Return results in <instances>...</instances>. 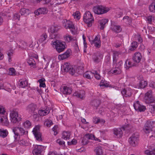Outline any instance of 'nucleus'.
<instances>
[{
    "label": "nucleus",
    "instance_id": "obj_2",
    "mask_svg": "<svg viewBox=\"0 0 155 155\" xmlns=\"http://www.w3.org/2000/svg\"><path fill=\"white\" fill-rule=\"evenodd\" d=\"M51 45L53 47H55L58 53L63 51L66 48L65 43L61 41L54 40L52 41Z\"/></svg>",
    "mask_w": 155,
    "mask_h": 155
},
{
    "label": "nucleus",
    "instance_id": "obj_42",
    "mask_svg": "<svg viewBox=\"0 0 155 155\" xmlns=\"http://www.w3.org/2000/svg\"><path fill=\"white\" fill-rule=\"evenodd\" d=\"M27 62L29 65L31 67H33V68L35 67V61L32 58H29L28 59Z\"/></svg>",
    "mask_w": 155,
    "mask_h": 155
},
{
    "label": "nucleus",
    "instance_id": "obj_53",
    "mask_svg": "<svg viewBox=\"0 0 155 155\" xmlns=\"http://www.w3.org/2000/svg\"><path fill=\"white\" fill-rule=\"evenodd\" d=\"M147 20L148 23L151 24L153 21H154V18L152 15H150L147 18Z\"/></svg>",
    "mask_w": 155,
    "mask_h": 155
},
{
    "label": "nucleus",
    "instance_id": "obj_17",
    "mask_svg": "<svg viewBox=\"0 0 155 155\" xmlns=\"http://www.w3.org/2000/svg\"><path fill=\"white\" fill-rule=\"evenodd\" d=\"M71 55V51L70 50H68L64 54L59 55L58 56V58L60 60H63L68 58Z\"/></svg>",
    "mask_w": 155,
    "mask_h": 155
},
{
    "label": "nucleus",
    "instance_id": "obj_11",
    "mask_svg": "<svg viewBox=\"0 0 155 155\" xmlns=\"http://www.w3.org/2000/svg\"><path fill=\"white\" fill-rule=\"evenodd\" d=\"M153 124V122L150 120L147 121L143 128V131L146 134H148L152 131Z\"/></svg>",
    "mask_w": 155,
    "mask_h": 155
},
{
    "label": "nucleus",
    "instance_id": "obj_45",
    "mask_svg": "<svg viewBox=\"0 0 155 155\" xmlns=\"http://www.w3.org/2000/svg\"><path fill=\"white\" fill-rule=\"evenodd\" d=\"M150 11L152 12H155V2H153L149 7Z\"/></svg>",
    "mask_w": 155,
    "mask_h": 155
},
{
    "label": "nucleus",
    "instance_id": "obj_38",
    "mask_svg": "<svg viewBox=\"0 0 155 155\" xmlns=\"http://www.w3.org/2000/svg\"><path fill=\"white\" fill-rule=\"evenodd\" d=\"M19 46L20 48L23 49H25L27 48L28 45L26 42L24 41H21L20 42Z\"/></svg>",
    "mask_w": 155,
    "mask_h": 155
},
{
    "label": "nucleus",
    "instance_id": "obj_24",
    "mask_svg": "<svg viewBox=\"0 0 155 155\" xmlns=\"http://www.w3.org/2000/svg\"><path fill=\"white\" fill-rule=\"evenodd\" d=\"M50 109L48 107H46L45 109L40 110L38 111L39 114L41 116H44L48 114L50 111Z\"/></svg>",
    "mask_w": 155,
    "mask_h": 155
},
{
    "label": "nucleus",
    "instance_id": "obj_9",
    "mask_svg": "<svg viewBox=\"0 0 155 155\" xmlns=\"http://www.w3.org/2000/svg\"><path fill=\"white\" fill-rule=\"evenodd\" d=\"M62 68L64 72H68L72 75L75 72V68L70 63L67 62L64 63Z\"/></svg>",
    "mask_w": 155,
    "mask_h": 155
},
{
    "label": "nucleus",
    "instance_id": "obj_33",
    "mask_svg": "<svg viewBox=\"0 0 155 155\" xmlns=\"http://www.w3.org/2000/svg\"><path fill=\"white\" fill-rule=\"evenodd\" d=\"M19 85L20 87L24 88L28 85V81L26 80H20L19 81Z\"/></svg>",
    "mask_w": 155,
    "mask_h": 155
},
{
    "label": "nucleus",
    "instance_id": "obj_28",
    "mask_svg": "<svg viewBox=\"0 0 155 155\" xmlns=\"http://www.w3.org/2000/svg\"><path fill=\"white\" fill-rule=\"evenodd\" d=\"M108 20L107 19H103L99 21L101 27L100 29L103 30L105 27V25L107 23Z\"/></svg>",
    "mask_w": 155,
    "mask_h": 155
},
{
    "label": "nucleus",
    "instance_id": "obj_40",
    "mask_svg": "<svg viewBox=\"0 0 155 155\" xmlns=\"http://www.w3.org/2000/svg\"><path fill=\"white\" fill-rule=\"evenodd\" d=\"M100 87H108L109 86V82L105 81V80H102L99 84Z\"/></svg>",
    "mask_w": 155,
    "mask_h": 155
},
{
    "label": "nucleus",
    "instance_id": "obj_62",
    "mask_svg": "<svg viewBox=\"0 0 155 155\" xmlns=\"http://www.w3.org/2000/svg\"><path fill=\"white\" fill-rule=\"evenodd\" d=\"M101 41L100 40V35H97L95 37V38L93 40L91 41V42H95Z\"/></svg>",
    "mask_w": 155,
    "mask_h": 155
},
{
    "label": "nucleus",
    "instance_id": "obj_51",
    "mask_svg": "<svg viewBox=\"0 0 155 155\" xmlns=\"http://www.w3.org/2000/svg\"><path fill=\"white\" fill-rule=\"evenodd\" d=\"M123 64V61H120L118 63H116V62L114 63L113 62V66L114 68L116 67L118 68H120V66L122 65Z\"/></svg>",
    "mask_w": 155,
    "mask_h": 155
},
{
    "label": "nucleus",
    "instance_id": "obj_6",
    "mask_svg": "<svg viewBox=\"0 0 155 155\" xmlns=\"http://www.w3.org/2000/svg\"><path fill=\"white\" fill-rule=\"evenodd\" d=\"M139 141L138 135L137 134H134L129 138V142L131 146L135 147L138 145Z\"/></svg>",
    "mask_w": 155,
    "mask_h": 155
},
{
    "label": "nucleus",
    "instance_id": "obj_14",
    "mask_svg": "<svg viewBox=\"0 0 155 155\" xmlns=\"http://www.w3.org/2000/svg\"><path fill=\"white\" fill-rule=\"evenodd\" d=\"M37 108L36 104L34 103H31L28 105L26 110L30 114H31L35 113V111Z\"/></svg>",
    "mask_w": 155,
    "mask_h": 155
},
{
    "label": "nucleus",
    "instance_id": "obj_52",
    "mask_svg": "<svg viewBox=\"0 0 155 155\" xmlns=\"http://www.w3.org/2000/svg\"><path fill=\"white\" fill-rule=\"evenodd\" d=\"M8 74L9 75L14 76L16 74V72L14 68H10Z\"/></svg>",
    "mask_w": 155,
    "mask_h": 155
},
{
    "label": "nucleus",
    "instance_id": "obj_61",
    "mask_svg": "<svg viewBox=\"0 0 155 155\" xmlns=\"http://www.w3.org/2000/svg\"><path fill=\"white\" fill-rule=\"evenodd\" d=\"M58 128V127L57 125H55L54 127L52 128V130L54 131V135H56L58 134L57 132V130Z\"/></svg>",
    "mask_w": 155,
    "mask_h": 155
},
{
    "label": "nucleus",
    "instance_id": "obj_23",
    "mask_svg": "<svg viewBox=\"0 0 155 155\" xmlns=\"http://www.w3.org/2000/svg\"><path fill=\"white\" fill-rule=\"evenodd\" d=\"M85 92L84 90H81L75 92L74 95L81 99H83L85 98Z\"/></svg>",
    "mask_w": 155,
    "mask_h": 155
},
{
    "label": "nucleus",
    "instance_id": "obj_37",
    "mask_svg": "<svg viewBox=\"0 0 155 155\" xmlns=\"http://www.w3.org/2000/svg\"><path fill=\"white\" fill-rule=\"evenodd\" d=\"M65 40L68 42H69L72 40L75 41L76 38L75 37H73L71 35L66 34L64 37Z\"/></svg>",
    "mask_w": 155,
    "mask_h": 155
},
{
    "label": "nucleus",
    "instance_id": "obj_48",
    "mask_svg": "<svg viewBox=\"0 0 155 155\" xmlns=\"http://www.w3.org/2000/svg\"><path fill=\"white\" fill-rule=\"evenodd\" d=\"M44 124L47 127H50L53 124V123L51 120L47 119L45 121Z\"/></svg>",
    "mask_w": 155,
    "mask_h": 155
},
{
    "label": "nucleus",
    "instance_id": "obj_46",
    "mask_svg": "<svg viewBox=\"0 0 155 155\" xmlns=\"http://www.w3.org/2000/svg\"><path fill=\"white\" fill-rule=\"evenodd\" d=\"M23 124L24 127L27 128H30L31 125V123L29 120L25 121Z\"/></svg>",
    "mask_w": 155,
    "mask_h": 155
},
{
    "label": "nucleus",
    "instance_id": "obj_35",
    "mask_svg": "<svg viewBox=\"0 0 155 155\" xmlns=\"http://www.w3.org/2000/svg\"><path fill=\"white\" fill-rule=\"evenodd\" d=\"M93 74L92 71H87L84 74L83 76L88 79H91V77L93 76Z\"/></svg>",
    "mask_w": 155,
    "mask_h": 155
},
{
    "label": "nucleus",
    "instance_id": "obj_18",
    "mask_svg": "<svg viewBox=\"0 0 155 155\" xmlns=\"http://www.w3.org/2000/svg\"><path fill=\"white\" fill-rule=\"evenodd\" d=\"M63 25L66 29H73L74 26L72 22L69 20H65L63 22Z\"/></svg>",
    "mask_w": 155,
    "mask_h": 155
},
{
    "label": "nucleus",
    "instance_id": "obj_54",
    "mask_svg": "<svg viewBox=\"0 0 155 155\" xmlns=\"http://www.w3.org/2000/svg\"><path fill=\"white\" fill-rule=\"evenodd\" d=\"M91 44H94V46L96 48H99L101 46V41H99L95 42H91Z\"/></svg>",
    "mask_w": 155,
    "mask_h": 155
},
{
    "label": "nucleus",
    "instance_id": "obj_20",
    "mask_svg": "<svg viewBox=\"0 0 155 155\" xmlns=\"http://www.w3.org/2000/svg\"><path fill=\"white\" fill-rule=\"evenodd\" d=\"M48 10L45 8H40L35 12V14L36 15L45 14L48 13Z\"/></svg>",
    "mask_w": 155,
    "mask_h": 155
},
{
    "label": "nucleus",
    "instance_id": "obj_60",
    "mask_svg": "<svg viewBox=\"0 0 155 155\" xmlns=\"http://www.w3.org/2000/svg\"><path fill=\"white\" fill-rule=\"evenodd\" d=\"M77 143V140L75 139H73L71 142H68V143L69 145H75Z\"/></svg>",
    "mask_w": 155,
    "mask_h": 155
},
{
    "label": "nucleus",
    "instance_id": "obj_44",
    "mask_svg": "<svg viewBox=\"0 0 155 155\" xmlns=\"http://www.w3.org/2000/svg\"><path fill=\"white\" fill-rule=\"evenodd\" d=\"M120 54L117 51H114L113 54V62L114 63L117 62L118 59L119 55Z\"/></svg>",
    "mask_w": 155,
    "mask_h": 155
},
{
    "label": "nucleus",
    "instance_id": "obj_39",
    "mask_svg": "<svg viewBox=\"0 0 155 155\" xmlns=\"http://www.w3.org/2000/svg\"><path fill=\"white\" fill-rule=\"evenodd\" d=\"M8 134V131L3 129H0V137L3 138L6 137Z\"/></svg>",
    "mask_w": 155,
    "mask_h": 155
},
{
    "label": "nucleus",
    "instance_id": "obj_41",
    "mask_svg": "<svg viewBox=\"0 0 155 155\" xmlns=\"http://www.w3.org/2000/svg\"><path fill=\"white\" fill-rule=\"evenodd\" d=\"M123 20L124 22L127 25H130L132 21V18L128 16H124Z\"/></svg>",
    "mask_w": 155,
    "mask_h": 155
},
{
    "label": "nucleus",
    "instance_id": "obj_31",
    "mask_svg": "<svg viewBox=\"0 0 155 155\" xmlns=\"http://www.w3.org/2000/svg\"><path fill=\"white\" fill-rule=\"evenodd\" d=\"M71 135L70 132L69 131H64L62 134V138L64 140H67L69 139Z\"/></svg>",
    "mask_w": 155,
    "mask_h": 155
},
{
    "label": "nucleus",
    "instance_id": "obj_12",
    "mask_svg": "<svg viewBox=\"0 0 155 155\" xmlns=\"http://www.w3.org/2000/svg\"><path fill=\"white\" fill-rule=\"evenodd\" d=\"M144 99L146 103L147 104H149L154 102L155 100L152 97L151 91L150 90L145 94Z\"/></svg>",
    "mask_w": 155,
    "mask_h": 155
},
{
    "label": "nucleus",
    "instance_id": "obj_50",
    "mask_svg": "<svg viewBox=\"0 0 155 155\" xmlns=\"http://www.w3.org/2000/svg\"><path fill=\"white\" fill-rule=\"evenodd\" d=\"M75 19L79 20L80 18V13L79 11H76L72 14Z\"/></svg>",
    "mask_w": 155,
    "mask_h": 155
},
{
    "label": "nucleus",
    "instance_id": "obj_59",
    "mask_svg": "<svg viewBox=\"0 0 155 155\" xmlns=\"http://www.w3.org/2000/svg\"><path fill=\"white\" fill-rule=\"evenodd\" d=\"M6 112L5 108L2 105H0V114H3Z\"/></svg>",
    "mask_w": 155,
    "mask_h": 155
},
{
    "label": "nucleus",
    "instance_id": "obj_4",
    "mask_svg": "<svg viewBox=\"0 0 155 155\" xmlns=\"http://www.w3.org/2000/svg\"><path fill=\"white\" fill-rule=\"evenodd\" d=\"M84 21L90 27L94 21V18L92 14L89 11H86L84 14L83 17Z\"/></svg>",
    "mask_w": 155,
    "mask_h": 155
},
{
    "label": "nucleus",
    "instance_id": "obj_13",
    "mask_svg": "<svg viewBox=\"0 0 155 155\" xmlns=\"http://www.w3.org/2000/svg\"><path fill=\"white\" fill-rule=\"evenodd\" d=\"M48 37L47 35L45 33H44L41 35L38 40V43L39 44H41L42 46H44L47 42V39Z\"/></svg>",
    "mask_w": 155,
    "mask_h": 155
},
{
    "label": "nucleus",
    "instance_id": "obj_55",
    "mask_svg": "<svg viewBox=\"0 0 155 155\" xmlns=\"http://www.w3.org/2000/svg\"><path fill=\"white\" fill-rule=\"evenodd\" d=\"M93 74H94V75L97 79L99 80L101 79V76L98 73L97 71L95 70H92Z\"/></svg>",
    "mask_w": 155,
    "mask_h": 155
},
{
    "label": "nucleus",
    "instance_id": "obj_16",
    "mask_svg": "<svg viewBox=\"0 0 155 155\" xmlns=\"http://www.w3.org/2000/svg\"><path fill=\"white\" fill-rule=\"evenodd\" d=\"M103 56L99 52L94 53L93 56L94 61L96 63H98L102 59Z\"/></svg>",
    "mask_w": 155,
    "mask_h": 155
},
{
    "label": "nucleus",
    "instance_id": "obj_47",
    "mask_svg": "<svg viewBox=\"0 0 155 155\" xmlns=\"http://www.w3.org/2000/svg\"><path fill=\"white\" fill-rule=\"evenodd\" d=\"M137 42L136 41H134L131 43V46L129 49L131 51H134L137 48Z\"/></svg>",
    "mask_w": 155,
    "mask_h": 155
},
{
    "label": "nucleus",
    "instance_id": "obj_27",
    "mask_svg": "<svg viewBox=\"0 0 155 155\" xmlns=\"http://www.w3.org/2000/svg\"><path fill=\"white\" fill-rule=\"evenodd\" d=\"M138 79L140 80V82L139 83V85L140 87L141 88H143L147 85V82L146 81L143 80L142 77V76L138 77Z\"/></svg>",
    "mask_w": 155,
    "mask_h": 155
},
{
    "label": "nucleus",
    "instance_id": "obj_49",
    "mask_svg": "<svg viewBox=\"0 0 155 155\" xmlns=\"http://www.w3.org/2000/svg\"><path fill=\"white\" fill-rule=\"evenodd\" d=\"M29 12V11L28 9L23 8L21 9L20 13L22 15L28 14Z\"/></svg>",
    "mask_w": 155,
    "mask_h": 155
},
{
    "label": "nucleus",
    "instance_id": "obj_26",
    "mask_svg": "<svg viewBox=\"0 0 155 155\" xmlns=\"http://www.w3.org/2000/svg\"><path fill=\"white\" fill-rule=\"evenodd\" d=\"M110 72L115 75L120 74L121 73V68H118L116 67L114 68L113 66V68L110 71Z\"/></svg>",
    "mask_w": 155,
    "mask_h": 155
},
{
    "label": "nucleus",
    "instance_id": "obj_5",
    "mask_svg": "<svg viewBox=\"0 0 155 155\" xmlns=\"http://www.w3.org/2000/svg\"><path fill=\"white\" fill-rule=\"evenodd\" d=\"M93 10L95 14L99 15L107 13L109 11V9L101 5H98L94 7Z\"/></svg>",
    "mask_w": 155,
    "mask_h": 155
},
{
    "label": "nucleus",
    "instance_id": "obj_25",
    "mask_svg": "<svg viewBox=\"0 0 155 155\" xmlns=\"http://www.w3.org/2000/svg\"><path fill=\"white\" fill-rule=\"evenodd\" d=\"M111 28L113 31L117 33L120 32L121 31V28L118 25L112 24L111 25Z\"/></svg>",
    "mask_w": 155,
    "mask_h": 155
},
{
    "label": "nucleus",
    "instance_id": "obj_64",
    "mask_svg": "<svg viewBox=\"0 0 155 155\" xmlns=\"http://www.w3.org/2000/svg\"><path fill=\"white\" fill-rule=\"evenodd\" d=\"M56 142L58 143L60 145H64L65 142L64 141H62L60 139H58L56 140Z\"/></svg>",
    "mask_w": 155,
    "mask_h": 155
},
{
    "label": "nucleus",
    "instance_id": "obj_1",
    "mask_svg": "<svg viewBox=\"0 0 155 155\" xmlns=\"http://www.w3.org/2000/svg\"><path fill=\"white\" fill-rule=\"evenodd\" d=\"M12 132L13 134L12 138L15 142L18 141L20 135H27L28 133V131H25L23 128L17 127L13 128Z\"/></svg>",
    "mask_w": 155,
    "mask_h": 155
},
{
    "label": "nucleus",
    "instance_id": "obj_21",
    "mask_svg": "<svg viewBox=\"0 0 155 155\" xmlns=\"http://www.w3.org/2000/svg\"><path fill=\"white\" fill-rule=\"evenodd\" d=\"M142 57L141 54L140 52H136L133 57V59L134 62L138 63L140 61Z\"/></svg>",
    "mask_w": 155,
    "mask_h": 155
},
{
    "label": "nucleus",
    "instance_id": "obj_36",
    "mask_svg": "<svg viewBox=\"0 0 155 155\" xmlns=\"http://www.w3.org/2000/svg\"><path fill=\"white\" fill-rule=\"evenodd\" d=\"M95 151L97 155H101L103 153V150L101 147H97L95 150Z\"/></svg>",
    "mask_w": 155,
    "mask_h": 155
},
{
    "label": "nucleus",
    "instance_id": "obj_43",
    "mask_svg": "<svg viewBox=\"0 0 155 155\" xmlns=\"http://www.w3.org/2000/svg\"><path fill=\"white\" fill-rule=\"evenodd\" d=\"M85 137L88 139L97 140L100 141V140L98 139L97 138L95 139V136L92 134H87L85 135Z\"/></svg>",
    "mask_w": 155,
    "mask_h": 155
},
{
    "label": "nucleus",
    "instance_id": "obj_15",
    "mask_svg": "<svg viewBox=\"0 0 155 155\" xmlns=\"http://www.w3.org/2000/svg\"><path fill=\"white\" fill-rule=\"evenodd\" d=\"M60 90L61 93L64 94H70L72 92V88L67 86H62Z\"/></svg>",
    "mask_w": 155,
    "mask_h": 155
},
{
    "label": "nucleus",
    "instance_id": "obj_30",
    "mask_svg": "<svg viewBox=\"0 0 155 155\" xmlns=\"http://www.w3.org/2000/svg\"><path fill=\"white\" fill-rule=\"evenodd\" d=\"M1 115H2L0 116V122L2 123L7 124L8 121L7 114H4Z\"/></svg>",
    "mask_w": 155,
    "mask_h": 155
},
{
    "label": "nucleus",
    "instance_id": "obj_3",
    "mask_svg": "<svg viewBox=\"0 0 155 155\" xmlns=\"http://www.w3.org/2000/svg\"><path fill=\"white\" fill-rule=\"evenodd\" d=\"M10 116L11 122L13 124L16 123L21 120V117L18 114L17 110L15 109L10 110Z\"/></svg>",
    "mask_w": 155,
    "mask_h": 155
},
{
    "label": "nucleus",
    "instance_id": "obj_19",
    "mask_svg": "<svg viewBox=\"0 0 155 155\" xmlns=\"http://www.w3.org/2000/svg\"><path fill=\"white\" fill-rule=\"evenodd\" d=\"M121 93L122 95L126 97H130L132 94V90L130 89H123L121 91Z\"/></svg>",
    "mask_w": 155,
    "mask_h": 155
},
{
    "label": "nucleus",
    "instance_id": "obj_63",
    "mask_svg": "<svg viewBox=\"0 0 155 155\" xmlns=\"http://www.w3.org/2000/svg\"><path fill=\"white\" fill-rule=\"evenodd\" d=\"M20 15L18 13H15L14 15L13 18L14 20L18 19L19 20Z\"/></svg>",
    "mask_w": 155,
    "mask_h": 155
},
{
    "label": "nucleus",
    "instance_id": "obj_8",
    "mask_svg": "<svg viewBox=\"0 0 155 155\" xmlns=\"http://www.w3.org/2000/svg\"><path fill=\"white\" fill-rule=\"evenodd\" d=\"M133 107L136 111L140 112L144 111L146 110L145 106L139 101H137L134 102Z\"/></svg>",
    "mask_w": 155,
    "mask_h": 155
},
{
    "label": "nucleus",
    "instance_id": "obj_58",
    "mask_svg": "<svg viewBox=\"0 0 155 155\" xmlns=\"http://www.w3.org/2000/svg\"><path fill=\"white\" fill-rule=\"evenodd\" d=\"M101 122L104 123L105 121L103 119H100L99 118L97 117L95 118L94 121V123L95 124H97Z\"/></svg>",
    "mask_w": 155,
    "mask_h": 155
},
{
    "label": "nucleus",
    "instance_id": "obj_56",
    "mask_svg": "<svg viewBox=\"0 0 155 155\" xmlns=\"http://www.w3.org/2000/svg\"><path fill=\"white\" fill-rule=\"evenodd\" d=\"M145 153L147 155H155V151L153 150H146Z\"/></svg>",
    "mask_w": 155,
    "mask_h": 155
},
{
    "label": "nucleus",
    "instance_id": "obj_7",
    "mask_svg": "<svg viewBox=\"0 0 155 155\" xmlns=\"http://www.w3.org/2000/svg\"><path fill=\"white\" fill-rule=\"evenodd\" d=\"M39 129V126H36L33 128L32 132L36 140L38 141H41L42 140L41 134L40 132Z\"/></svg>",
    "mask_w": 155,
    "mask_h": 155
},
{
    "label": "nucleus",
    "instance_id": "obj_57",
    "mask_svg": "<svg viewBox=\"0 0 155 155\" xmlns=\"http://www.w3.org/2000/svg\"><path fill=\"white\" fill-rule=\"evenodd\" d=\"M18 142L19 144L21 145L27 146L28 144V143L26 141H25V140L23 139L20 140H19Z\"/></svg>",
    "mask_w": 155,
    "mask_h": 155
},
{
    "label": "nucleus",
    "instance_id": "obj_22",
    "mask_svg": "<svg viewBox=\"0 0 155 155\" xmlns=\"http://www.w3.org/2000/svg\"><path fill=\"white\" fill-rule=\"evenodd\" d=\"M113 132L117 137H121L123 135L122 130L120 128H114L113 130Z\"/></svg>",
    "mask_w": 155,
    "mask_h": 155
},
{
    "label": "nucleus",
    "instance_id": "obj_32",
    "mask_svg": "<svg viewBox=\"0 0 155 155\" xmlns=\"http://www.w3.org/2000/svg\"><path fill=\"white\" fill-rule=\"evenodd\" d=\"M100 100L98 99H95L92 101L91 103V104L94 106L96 109L99 106L100 104Z\"/></svg>",
    "mask_w": 155,
    "mask_h": 155
},
{
    "label": "nucleus",
    "instance_id": "obj_10",
    "mask_svg": "<svg viewBox=\"0 0 155 155\" xmlns=\"http://www.w3.org/2000/svg\"><path fill=\"white\" fill-rule=\"evenodd\" d=\"M44 147L41 145H35L33 147L32 153L34 155H41Z\"/></svg>",
    "mask_w": 155,
    "mask_h": 155
},
{
    "label": "nucleus",
    "instance_id": "obj_29",
    "mask_svg": "<svg viewBox=\"0 0 155 155\" xmlns=\"http://www.w3.org/2000/svg\"><path fill=\"white\" fill-rule=\"evenodd\" d=\"M59 28L57 26H52L48 30V31L52 34L55 33L57 32Z\"/></svg>",
    "mask_w": 155,
    "mask_h": 155
},
{
    "label": "nucleus",
    "instance_id": "obj_34",
    "mask_svg": "<svg viewBox=\"0 0 155 155\" xmlns=\"http://www.w3.org/2000/svg\"><path fill=\"white\" fill-rule=\"evenodd\" d=\"M133 65L134 64L132 62L127 59L125 61L124 67L126 69H128L133 66Z\"/></svg>",
    "mask_w": 155,
    "mask_h": 155
}]
</instances>
